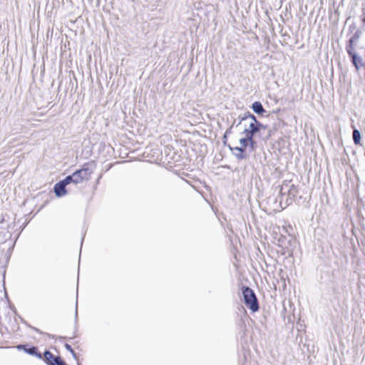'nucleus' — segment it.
<instances>
[{
    "label": "nucleus",
    "mask_w": 365,
    "mask_h": 365,
    "mask_svg": "<svg viewBox=\"0 0 365 365\" xmlns=\"http://www.w3.org/2000/svg\"><path fill=\"white\" fill-rule=\"evenodd\" d=\"M279 195L282 200H284L287 205H290L296 200L299 187L292 183V180H284L280 186Z\"/></svg>",
    "instance_id": "nucleus-1"
},
{
    "label": "nucleus",
    "mask_w": 365,
    "mask_h": 365,
    "mask_svg": "<svg viewBox=\"0 0 365 365\" xmlns=\"http://www.w3.org/2000/svg\"><path fill=\"white\" fill-rule=\"evenodd\" d=\"M93 173V168L90 167L88 163H86L81 169L76 170L71 175H68V178H70L71 183L81 184L88 181Z\"/></svg>",
    "instance_id": "nucleus-2"
},
{
    "label": "nucleus",
    "mask_w": 365,
    "mask_h": 365,
    "mask_svg": "<svg viewBox=\"0 0 365 365\" xmlns=\"http://www.w3.org/2000/svg\"><path fill=\"white\" fill-rule=\"evenodd\" d=\"M249 118L251 119V122L250 123V125L247 128H246L244 130V133L245 136L248 137L250 139V144L253 147V145L255 143L254 141V136L255 135L259 132L261 128H264L265 126H264L262 123H260L256 118V117L250 114Z\"/></svg>",
    "instance_id": "nucleus-3"
},
{
    "label": "nucleus",
    "mask_w": 365,
    "mask_h": 365,
    "mask_svg": "<svg viewBox=\"0 0 365 365\" xmlns=\"http://www.w3.org/2000/svg\"><path fill=\"white\" fill-rule=\"evenodd\" d=\"M242 291L245 305L253 312L258 311L259 304L253 290L248 287L243 286Z\"/></svg>",
    "instance_id": "nucleus-4"
},
{
    "label": "nucleus",
    "mask_w": 365,
    "mask_h": 365,
    "mask_svg": "<svg viewBox=\"0 0 365 365\" xmlns=\"http://www.w3.org/2000/svg\"><path fill=\"white\" fill-rule=\"evenodd\" d=\"M240 147H230V149L238 160H242L247 157L245 150L248 144L250 143V139L248 137L245 136V138H242L240 140Z\"/></svg>",
    "instance_id": "nucleus-5"
},
{
    "label": "nucleus",
    "mask_w": 365,
    "mask_h": 365,
    "mask_svg": "<svg viewBox=\"0 0 365 365\" xmlns=\"http://www.w3.org/2000/svg\"><path fill=\"white\" fill-rule=\"evenodd\" d=\"M43 359L48 365H67L60 356H55L49 351L44 352Z\"/></svg>",
    "instance_id": "nucleus-6"
},
{
    "label": "nucleus",
    "mask_w": 365,
    "mask_h": 365,
    "mask_svg": "<svg viewBox=\"0 0 365 365\" xmlns=\"http://www.w3.org/2000/svg\"><path fill=\"white\" fill-rule=\"evenodd\" d=\"M70 178H68V176L63 179V180L57 182L54 187V192L56 196L58 197H62L66 195L67 191L66 190V186L71 183Z\"/></svg>",
    "instance_id": "nucleus-7"
},
{
    "label": "nucleus",
    "mask_w": 365,
    "mask_h": 365,
    "mask_svg": "<svg viewBox=\"0 0 365 365\" xmlns=\"http://www.w3.org/2000/svg\"><path fill=\"white\" fill-rule=\"evenodd\" d=\"M349 42H350V46L347 48V53L351 57L352 63L354 65L356 69L358 71L359 69V68L363 66V63L361 62V59L360 58H359L353 51V46H352L353 40L351 39L349 41Z\"/></svg>",
    "instance_id": "nucleus-8"
},
{
    "label": "nucleus",
    "mask_w": 365,
    "mask_h": 365,
    "mask_svg": "<svg viewBox=\"0 0 365 365\" xmlns=\"http://www.w3.org/2000/svg\"><path fill=\"white\" fill-rule=\"evenodd\" d=\"M18 349L21 350L23 349L25 352L35 356L38 357V359H42V355L41 353L38 351V349L35 346H32L31 348H27L26 345H19L16 346Z\"/></svg>",
    "instance_id": "nucleus-9"
},
{
    "label": "nucleus",
    "mask_w": 365,
    "mask_h": 365,
    "mask_svg": "<svg viewBox=\"0 0 365 365\" xmlns=\"http://www.w3.org/2000/svg\"><path fill=\"white\" fill-rule=\"evenodd\" d=\"M252 108L257 114H262L264 112L262 103L259 101L254 102L252 105Z\"/></svg>",
    "instance_id": "nucleus-10"
},
{
    "label": "nucleus",
    "mask_w": 365,
    "mask_h": 365,
    "mask_svg": "<svg viewBox=\"0 0 365 365\" xmlns=\"http://www.w3.org/2000/svg\"><path fill=\"white\" fill-rule=\"evenodd\" d=\"M353 140L355 144L358 145L360 143L361 135L360 132L356 129H354L353 131Z\"/></svg>",
    "instance_id": "nucleus-11"
},
{
    "label": "nucleus",
    "mask_w": 365,
    "mask_h": 365,
    "mask_svg": "<svg viewBox=\"0 0 365 365\" xmlns=\"http://www.w3.org/2000/svg\"><path fill=\"white\" fill-rule=\"evenodd\" d=\"M66 348L74 355V351H73V350L72 349L71 346L69 344H66Z\"/></svg>",
    "instance_id": "nucleus-12"
},
{
    "label": "nucleus",
    "mask_w": 365,
    "mask_h": 365,
    "mask_svg": "<svg viewBox=\"0 0 365 365\" xmlns=\"http://www.w3.org/2000/svg\"><path fill=\"white\" fill-rule=\"evenodd\" d=\"M4 222V217H1V218L0 219V224H1V223H3Z\"/></svg>",
    "instance_id": "nucleus-13"
}]
</instances>
